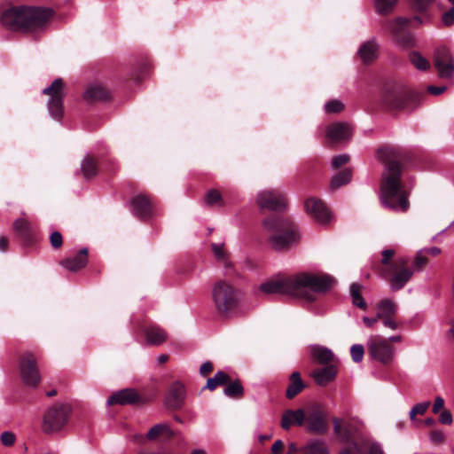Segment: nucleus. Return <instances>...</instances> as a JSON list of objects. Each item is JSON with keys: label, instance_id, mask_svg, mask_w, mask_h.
Listing matches in <instances>:
<instances>
[{"label": "nucleus", "instance_id": "49", "mask_svg": "<svg viewBox=\"0 0 454 454\" xmlns=\"http://www.w3.org/2000/svg\"><path fill=\"white\" fill-rule=\"evenodd\" d=\"M50 243L53 249H59L63 245V237L59 231H53L50 235Z\"/></svg>", "mask_w": 454, "mask_h": 454}, {"label": "nucleus", "instance_id": "22", "mask_svg": "<svg viewBox=\"0 0 454 454\" xmlns=\"http://www.w3.org/2000/svg\"><path fill=\"white\" fill-rule=\"evenodd\" d=\"M380 101L389 109H403L404 107L401 94L393 88H385L382 90Z\"/></svg>", "mask_w": 454, "mask_h": 454}, {"label": "nucleus", "instance_id": "51", "mask_svg": "<svg viewBox=\"0 0 454 454\" xmlns=\"http://www.w3.org/2000/svg\"><path fill=\"white\" fill-rule=\"evenodd\" d=\"M379 322H381L382 325L386 328H389L391 330L397 329V323L395 317H379Z\"/></svg>", "mask_w": 454, "mask_h": 454}, {"label": "nucleus", "instance_id": "1", "mask_svg": "<svg viewBox=\"0 0 454 454\" xmlns=\"http://www.w3.org/2000/svg\"><path fill=\"white\" fill-rule=\"evenodd\" d=\"M379 157L385 161L380 185L382 206L395 212L404 213L409 209L408 193L401 184L402 166L396 160L398 152L391 147L378 150Z\"/></svg>", "mask_w": 454, "mask_h": 454}, {"label": "nucleus", "instance_id": "56", "mask_svg": "<svg viewBox=\"0 0 454 454\" xmlns=\"http://www.w3.org/2000/svg\"><path fill=\"white\" fill-rule=\"evenodd\" d=\"M452 415L448 410H443L439 415V422L443 425H450L452 423Z\"/></svg>", "mask_w": 454, "mask_h": 454}, {"label": "nucleus", "instance_id": "34", "mask_svg": "<svg viewBox=\"0 0 454 454\" xmlns=\"http://www.w3.org/2000/svg\"><path fill=\"white\" fill-rule=\"evenodd\" d=\"M376 309H377L378 317H385V316L386 317H395L396 310H397V306L392 300L385 299V300L380 301L376 305Z\"/></svg>", "mask_w": 454, "mask_h": 454}, {"label": "nucleus", "instance_id": "39", "mask_svg": "<svg viewBox=\"0 0 454 454\" xmlns=\"http://www.w3.org/2000/svg\"><path fill=\"white\" fill-rule=\"evenodd\" d=\"M398 0H374L375 11L379 14L386 15L390 13Z\"/></svg>", "mask_w": 454, "mask_h": 454}, {"label": "nucleus", "instance_id": "21", "mask_svg": "<svg viewBox=\"0 0 454 454\" xmlns=\"http://www.w3.org/2000/svg\"><path fill=\"white\" fill-rule=\"evenodd\" d=\"M82 98L87 103L91 104L108 99L110 92L101 84L91 83L87 86Z\"/></svg>", "mask_w": 454, "mask_h": 454}, {"label": "nucleus", "instance_id": "6", "mask_svg": "<svg viewBox=\"0 0 454 454\" xmlns=\"http://www.w3.org/2000/svg\"><path fill=\"white\" fill-rule=\"evenodd\" d=\"M72 412L68 404H55L49 408L43 419L42 429L45 434H53L61 431L67 425Z\"/></svg>", "mask_w": 454, "mask_h": 454}, {"label": "nucleus", "instance_id": "61", "mask_svg": "<svg viewBox=\"0 0 454 454\" xmlns=\"http://www.w3.org/2000/svg\"><path fill=\"white\" fill-rule=\"evenodd\" d=\"M213 370V364L209 361L204 362L200 368V372L201 375L205 376Z\"/></svg>", "mask_w": 454, "mask_h": 454}, {"label": "nucleus", "instance_id": "23", "mask_svg": "<svg viewBox=\"0 0 454 454\" xmlns=\"http://www.w3.org/2000/svg\"><path fill=\"white\" fill-rule=\"evenodd\" d=\"M378 43L375 38L364 42L358 50V55L364 63H371L378 57Z\"/></svg>", "mask_w": 454, "mask_h": 454}, {"label": "nucleus", "instance_id": "3", "mask_svg": "<svg viewBox=\"0 0 454 454\" xmlns=\"http://www.w3.org/2000/svg\"><path fill=\"white\" fill-rule=\"evenodd\" d=\"M294 276V296L302 297L308 301H315L317 294H322L330 290L334 279L324 273L302 271Z\"/></svg>", "mask_w": 454, "mask_h": 454}, {"label": "nucleus", "instance_id": "12", "mask_svg": "<svg viewBox=\"0 0 454 454\" xmlns=\"http://www.w3.org/2000/svg\"><path fill=\"white\" fill-rule=\"evenodd\" d=\"M256 205L263 210L278 211L285 207V198L277 189H265L257 193Z\"/></svg>", "mask_w": 454, "mask_h": 454}, {"label": "nucleus", "instance_id": "46", "mask_svg": "<svg viewBox=\"0 0 454 454\" xmlns=\"http://www.w3.org/2000/svg\"><path fill=\"white\" fill-rule=\"evenodd\" d=\"M350 353L354 362H361L364 353V346L361 344L353 345L350 348Z\"/></svg>", "mask_w": 454, "mask_h": 454}, {"label": "nucleus", "instance_id": "57", "mask_svg": "<svg viewBox=\"0 0 454 454\" xmlns=\"http://www.w3.org/2000/svg\"><path fill=\"white\" fill-rule=\"evenodd\" d=\"M363 322L366 325V327L371 329H377V324L379 322L378 313L375 317H364Z\"/></svg>", "mask_w": 454, "mask_h": 454}, {"label": "nucleus", "instance_id": "53", "mask_svg": "<svg viewBox=\"0 0 454 454\" xmlns=\"http://www.w3.org/2000/svg\"><path fill=\"white\" fill-rule=\"evenodd\" d=\"M429 439L433 443L441 444L444 442L445 435L442 430H434L430 433Z\"/></svg>", "mask_w": 454, "mask_h": 454}, {"label": "nucleus", "instance_id": "54", "mask_svg": "<svg viewBox=\"0 0 454 454\" xmlns=\"http://www.w3.org/2000/svg\"><path fill=\"white\" fill-rule=\"evenodd\" d=\"M413 7L419 12H423L433 3L434 0H411Z\"/></svg>", "mask_w": 454, "mask_h": 454}, {"label": "nucleus", "instance_id": "2", "mask_svg": "<svg viewBox=\"0 0 454 454\" xmlns=\"http://www.w3.org/2000/svg\"><path fill=\"white\" fill-rule=\"evenodd\" d=\"M52 14L48 8L12 5L3 12L1 20L10 30L31 33L43 28Z\"/></svg>", "mask_w": 454, "mask_h": 454}, {"label": "nucleus", "instance_id": "15", "mask_svg": "<svg viewBox=\"0 0 454 454\" xmlns=\"http://www.w3.org/2000/svg\"><path fill=\"white\" fill-rule=\"evenodd\" d=\"M13 231L17 238L26 247H32L36 242V230L26 219L19 218L13 223Z\"/></svg>", "mask_w": 454, "mask_h": 454}, {"label": "nucleus", "instance_id": "18", "mask_svg": "<svg viewBox=\"0 0 454 454\" xmlns=\"http://www.w3.org/2000/svg\"><path fill=\"white\" fill-rule=\"evenodd\" d=\"M89 261V250L80 249L74 255L63 259L60 265L72 272H77L85 268Z\"/></svg>", "mask_w": 454, "mask_h": 454}, {"label": "nucleus", "instance_id": "7", "mask_svg": "<svg viewBox=\"0 0 454 454\" xmlns=\"http://www.w3.org/2000/svg\"><path fill=\"white\" fill-rule=\"evenodd\" d=\"M18 366L20 378L24 384L29 387H36L41 382V374L37 364V357L30 351L21 353L18 358Z\"/></svg>", "mask_w": 454, "mask_h": 454}, {"label": "nucleus", "instance_id": "4", "mask_svg": "<svg viewBox=\"0 0 454 454\" xmlns=\"http://www.w3.org/2000/svg\"><path fill=\"white\" fill-rule=\"evenodd\" d=\"M263 227L270 232L269 242L275 250H285L296 244L300 239L296 226L289 220L267 218L263 221Z\"/></svg>", "mask_w": 454, "mask_h": 454}, {"label": "nucleus", "instance_id": "9", "mask_svg": "<svg viewBox=\"0 0 454 454\" xmlns=\"http://www.w3.org/2000/svg\"><path fill=\"white\" fill-rule=\"evenodd\" d=\"M44 95L50 96L48 110L50 114L56 120H59L64 114L63 99L64 82L61 78L55 79L52 83L43 91Z\"/></svg>", "mask_w": 454, "mask_h": 454}, {"label": "nucleus", "instance_id": "60", "mask_svg": "<svg viewBox=\"0 0 454 454\" xmlns=\"http://www.w3.org/2000/svg\"><path fill=\"white\" fill-rule=\"evenodd\" d=\"M367 454H384L381 446L379 443L372 442L368 448Z\"/></svg>", "mask_w": 454, "mask_h": 454}, {"label": "nucleus", "instance_id": "38", "mask_svg": "<svg viewBox=\"0 0 454 454\" xmlns=\"http://www.w3.org/2000/svg\"><path fill=\"white\" fill-rule=\"evenodd\" d=\"M351 179V170L345 169L344 171L334 175L331 180V188L338 189L339 187L348 184Z\"/></svg>", "mask_w": 454, "mask_h": 454}, {"label": "nucleus", "instance_id": "45", "mask_svg": "<svg viewBox=\"0 0 454 454\" xmlns=\"http://www.w3.org/2000/svg\"><path fill=\"white\" fill-rule=\"evenodd\" d=\"M324 107L327 114H338L344 109V105L338 99H332L326 102Z\"/></svg>", "mask_w": 454, "mask_h": 454}, {"label": "nucleus", "instance_id": "36", "mask_svg": "<svg viewBox=\"0 0 454 454\" xmlns=\"http://www.w3.org/2000/svg\"><path fill=\"white\" fill-rule=\"evenodd\" d=\"M361 289H362L361 285H359L357 283H353L350 286V296L352 299V303L355 306H356L362 309H365L367 305H366L364 299L361 295Z\"/></svg>", "mask_w": 454, "mask_h": 454}, {"label": "nucleus", "instance_id": "27", "mask_svg": "<svg viewBox=\"0 0 454 454\" xmlns=\"http://www.w3.org/2000/svg\"><path fill=\"white\" fill-rule=\"evenodd\" d=\"M333 430L342 442L348 441L355 432V428L351 427L349 423L342 419H333Z\"/></svg>", "mask_w": 454, "mask_h": 454}, {"label": "nucleus", "instance_id": "13", "mask_svg": "<svg viewBox=\"0 0 454 454\" xmlns=\"http://www.w3.org/2000/svg\"><path fill=\"white\" fill-rule=\"evenodd\" d=\"M306 213L319 224H326L333 219V215L326 205L315 197L307 199L304 202Z\"/></svg>", "mask_w": 454, "mask_h": 454}, {"label": "nucleus", "instance_id": "42", "mask_svg": "<svg viewBox=\"0 0 454 454\" xmlns=\"http://www.w3.org/2000/svg\"><path fill=\"white\" fill-rule=\"evenodd\" d=\"M204 202L207 206H223V200L221 193L216 190H209L204 198Z\"/></svg>", "mask_w": 454, "mask_h": 454}, {"label": "nucleus", "instance_id": "62", "mask_svg": "<svg viewBox=\"0 0 454 454\" xmlns=\"http://www.w3.org/2000/svg\"><path fill=\"white\" fill-rule=\"evenodd\" d=\"M361 450L358 444L354 443L350 448L342 450L340 454H360Z\"/></svg>", "mask_w": 454, "mask_h": 454}, {"label": "nucleus", "instance_id": "24", "mask_svg": "<svg viewBox=\"0 0 454 454\" xmlns=\"http://www.w3.org/2000/svg\"><path fill=\"white\" fill-rule=\"evenodd\" d=\"M301 454H330L328 445L324 440L310 439L300 448Z\"/></svg>", "mask_w": 454, "mask_h": 454}, {"label": "nucleus", "instance_id": "40", "mask_svg": "<svg viewBox=\"0 0 454 454\" xmlns=\"http://www.w3.org/2000/svg\"><path fill=\"white\" fill-rule=\"evenodd\" d=\"M228 381L229 376L224 372L219 371L213 378L207 379L206 387L212 391L218 386L223 385Z\"/></svg>", "mask_w": 454, "mask_h": 454}, {"label": "nucleus", "instance_id": "25", "mask_svg": "<svg viewBox=\"0 0 454 454\" xmlns=\"http://www.w3.org/2000/svg\"><path fill=\"white\" fill-rule=\"evenodd\" d=\"M145 336L146 343L154 346L162 344L168 337L166 332L157 325H151L145 328Z\"/></svg>", "mask_w": 454, "mask_h": 454}, {"label": "nucleus", "instance_id": "30", "mask_svg": "<svg viewBox=\"0 0 454 454\" xmlns=\"http://www.w3.org/2000/svg\"><path fill=\"white\" fill-rule=\"evenodd\" d=\"M410 20L399 17L386 23V28L391 33L392 37L400 35L406 31Z\"/></svg>", "mask_w": 454, "mask_h": 454}, {"label": "nucleus", "instance_id": "10", "mask_svg": "<svg viewBox=\"0 0 454 454\" xmlns=\"http://www.w3.org/2000/svg\"><path fill=\"white\" fill-rule=\"evenodd\" d=\"M259 290L265 294H287L294 296V276L275 278L262 283Z\"/></svg>", "mask_w": 454, "mask_h": 454}, {"label": "nucleus", "instance_id": "17", "mask_svg": "<svg viewBox=\"0 0 454 454\" xmlns=\"http://www.w3.org/2000/svg\"><path fill=\"white\" fill-rule=\"evenodd\" d=\"M353 133V129L347 122H334L327 126L325 134L327 138L333 143L348 141Z\"/></svg>", "mask_w": 454, "mask_h": 454}, {"label": "nucleus", "instance_id": "28", "mask_svg": "<svg viewBox=\"0 0 454 454\" xmlns=\"http://www.w3.org/2000/svg\"><path fill=\"white\" fill-rule=\"evenodd\" d=\"M174 433L168 424L160 423L153 426L147 433L146 438L150 441H154L159 438L169 439L173 436Z\"/></svg>", "mask_w": 454, "mask_h": 454}, {"label": "nucleus", "instance_id": "44", "mask_svg": "<svg viewBox=\"0 0 454 454\" xmlns=\"http://www.w3.org/2000/svg\"><path fill=\"white\" fill-rule=\"evenodd\" d=\"M211 249L217 262L229 257V253L224 249V243H212Z\"/></svg>", "mask_w": 454, "mask_h": 454}, {"label": "nucleus", "instance_id": "50", "mask_svg": "<svg viewBox=\"0 0 454 454\" xmlns=\"http://www.w3.org/2000/svg\"><path fill=\"white\" fill-rule=\"evenodd\" d=\"M0 440L3 445L11 447L14 444L16 436L13 433L6 431L2 433Z\"/></svg>", "mask_w": 454, "mask_h": 454}, {"label": "nucleus", "instance_id": "8", "mask_svg": "<svg viewBox=\"0 0 454 454\" xmlns=\"http://www.w3.org/2000/svg\"><path fill=\"white\" fill-rule=\"evenodd\" d=\"M366 346L372 359L384 364L394 361L395 348L387 339L379 335H372L368 338Z\"/></svg>", "mask_w": 454, "mask_h": 454}, {"label": "nucleus", "instance_id": "63", "mask_svg": "<svg viewBox=\"0 0 454 454\" xmlns=\"http://www.w3.org/2000/svg\"><path fill=\"white\" fill-rule=\"evenodd\" d=\"M430 405V403L429 402H425V403H419L416 405H414V409L418 411L419 414H424L427 410L428 409Z\"/></svg>", "mask_w": 454, "mask_h": 454}, {"label": "nucleus", "instance_id": "19", "mask_svg": "<svg viewBox=\"0 0 454 454\" xmlns=\"http://www.w3.org/2000/svg\"><path fill=\"white\" fill-rule=\"evenodd\" d=\"M306 422V412L303 409L286 410L281 418V427L289 430L292 427H304Z\"/></svg>", "mask_w": 454, "mask_h": 454}, {"label": "nucleus", "instance_id": "55", "mask_svg": "<svg viewBox=\"0 0 454 454\" xmlns=\"http://www.w3.org/2000/svg\"><path fill=\"white\" fill-rule=\"evenodd\" d=\"M442 20L445 26H450L454 23V7L443 13Z\"/></svg>", "mask_w": 454, "mask_h": 454}, {"label": "nucleus", "instance_id": "43", "mask_svg": "<svg viewBox=\"0 0 454 454\" xmlns=\"http://www.w3.org/2000/svg\"><path fill=\"white\" fill-rule=\"evenodd\" d=\"M244 388L239 380L230 383L223 390L225 395L238 398L243 395Z\"/></svg>", "mask_w": 454, "mask_h": 454}, {"label": "nucleus", "instance_id": "37", "mask_svg": "<svg viewBox=\"0 0 454 454\" xmlns=\"http://www.w3.org/2000/svg\"><path fill=\"white\" fill-rule=\"evenodd\" d=\"M393 42L400 49H408L415 44L414 37L409 32L393 37Z\"/></svg>", "mask_w": 454, "mask_h": 454}, {"label": "nucleus", "instance_id": "59", "mask_svg": "<svg viewBox=\"0 0 454 454\" xmlns=\"http://www.w3.org/2000/svg\"><path fill=\"white\" fill-rule=\"evenodd\" d=\"M444 406V400L442 396H436L433 404L432 411L438 413Z\"/></svg>", "mask_w": 454, "mask_h": 454}, {"label": "nucleus", "instance_id": "31", "mask_svg": "<svg viewBox=\"0 0 454 454\" xmlns=\"http://www.w3.org/2000/svg\"><path fill=\"white\" fill-rule=\"evenodd\" d=\"M411 276L412 271L409 269H402L395 272L390 279L391 288L393 290L403 288Z\"/></svg>", "mask_w": 454, "mask_h": 454}, {"label": "nucleus", "instance_id": "29", "mask_svg": "<svg viewBox=\"0 0 454 454\" xmlns=\"http://www.w3.org/2000/svg\"><path fill=\"white\" fill-rule=\"evenodd\" d=\"M140 401V395L133 388H124L115 392V403L134 404Z\"/></svg>", "mask_w": 454, "mask_h": 454}, {"label": "nucleus", "instance_id": "26", "mask_svg": "<svg viewBox=\"0 0 454 454\" xmlns=\"http://www.w3.org/2000/svg\"><path fill=\"white\" fill-rule=\"evenodd\" d=\"M336 374L337 370L335 366L329 365L318 370H315L312 372V377L314 378L317 384L320 386H325L334 380Z\"/></svg>", "mask_w": 454, "mask_h": 454}, {"label": "nucleus", "instance_id": "41", "mask_svg": "<svg viewBox=\"0 0 454 454\" xmlns=\"http://www.w3.org/2000/svg\"><path fill=\"white\" fill-rule=\"evenodd\" d=\"M410 61L420 71H426L430 67L429 61L418 51H412L410 54Z\"/></svg>", "mask_w": 454, "mask_h": 454}, {"label": "nucleus", "instance_id": "5", "mask_svg": "<svg viewBox=\"0 0 454 454\" xmlns=\"http://www.w3.org/2000/svg\"><path fill=\"white\" fill-rule=\"evenodd\" d=\"M211 298L215 309L223 315L236 309L240 299L239 290L224 279H219L213 284Z\"/></svg>", "mask_w": 454, "mask_h": 454}, {"label": "nucleus", "instance_id": "58", "mask_svg": "<svg viewBox=\"0 0 454 454\" xmlns=\"http://www.w3.org/2000/svg\"><path fill=\"white\" fill-rule=\"evenodd\" d=\"M285 444L283 441L277 440L271 447V454H285L284 452Z\"/></svg>", "mask_w": 454, "mask_h": 454}, {"label": "nucleus", "instance_id": "48", "mask_svg": "<svg viewBox=\"0 0 454 454\" xmlns=\"http://www.w3.org/2000/svg\"><path fill=\"white\" fill-rule=\"evenodd\" d=\"M223 267L224 274L226 276H234L236 275V269L230 260V256L218 262Z\"/></svg>", "mask_w": 454, "mask_h": 454}, {"label": "nucleus", "instance_id": "64", "mask_svg": "<svg viewBox=\"0 0 454 454\" xmlns=\"http://www.w3.org/2000/svg\"><path fill=\"white\" fill-rule=\"evenodd\" d=\"M394 250L392 249H386L382 252V263L383 264H387L388 263L389 260L393 257L394 255Z\"/></svg>", "mask_w": 454, "mask_h": 454}, {"label": "nucleus", "instance_id": "32", "mask_svg": "<svg viewBox=\"0 0 454 454\" xmlns=\"http://www.w3.org/2000/svg\"><path fill=\"white\" fill-rule=\"evenodd\" d=\"M304 387L305 386L301 379L300 373L297 372H293L290 376V384L286 389V397L289 399L294 398L304 388Z\"/></svg>", "mask_w": 454, "mask_h": 454}, {"label": "nucleus", "instance_id": "52", "mask_svg": "<svg viewBox=\"0 0 454 454\" xmlns=\"http://www.w3.org/2000/svg\"><path fill=\"white\" fill-rule=\"evenodd\" d=\"M349 160V155L348 154H340L337 156H334L332 160V166L333 168H337L344 164H346Z\"/></svg>", "mask_w": 454, "mask_h": 454}, {"label": "nucleus", "instance_id": "14", "mask_svg": "<svg viewBox=\"0 0 454 454\" xmlns=\"http://www.w3.org/2000/svg\"><path fill=\"white\" fill-rule=\"evenodd\" d=\"M304 427L307 431L313 434H324L326 431L325 415L319 406H313L306 412Z\"/></svg>", "mask_w": 454, "mask_h": 454}, {"label": "nucleus", "instance_id": "33", "mask_svg": "<svg viewBox=\"0 0 454 454\" xmlns=\"http://www.w3.org/2000/svg\"><path fill=\"white\" fill-rule=\"evenodd\" d=\"M312 356L320 364H326L333 360V353L328 348L314 345L310 348Z\"/></svg>", "mask_w": 454, "mask_h": 454}, {"label": "nucleus", "instance_id": "35", "mask_svg": "<svg viewBox=\"0 0 454 454\" xmlns=\"http://www.w3.org/2000/svg\"><path fill=\"white\" fill-rule=\"evenodd\" d=\"M82 172L87 179L92 178L98 174V163L93 156L85 157L82 163Z\"/></svg>", "mask_w": 454, "mask_h": 454}, {"label": "nucleus", "instance_id": "16", "mask_svg": "<svg viewBox=\"0 0 454 454\" xmlns=\"http://www.w3.org/2000/svg\"><path fill=\"white\" fill-rule=\"evenodd\" d=\"M129 208L132 215L141 220H146L154 214L151 200L144 194L135 196L129 202Z\"/></svg>", "mask_w": 454, "mask_h": 454}, {"label": "nucleus", "instance_id": "20", "mask_svg": "<svg viewBox=\"0 0 454 454\" xmlns=\"http://www.w3.org/2000/svg\"><path fill=\"white\" fill-rule=\"evenodd\" d=\"M184 386L179 381L174 382L166 396V404L172 409H179L184 400Z\"/></svg>", "mask_w": 454, "mask_h": 454}, {"label": "nucleus", "instance_id": "47", "mask_svg": "<svg viewBox=\"0 0 454 454\" xmlns=\"http://www.w3.org/2000/svg\"><path fill=\"white\" fill-rule=\"evenodd\" d=\"M427 254H426V250H422V249L419 250L417 253L416 257H415V261H414V264H413L414 270H421L423 266L427 263Z\"/></svg>", "mask_w": 454, "mask_h": 454}, {"label": "nucleus", "instance_id": "11", "mask_svg": "<svg viewBox=\"0 0 454 454\" xmlns=\"http://www.w3.org/2000/svg\"><path fill=\"white\" fill-rule=\"evenodd\" d=\"M434 65L441 78L450 79L454 74V59L445 46L435 49L434 53Z\"/></svg>", "mask_w": 454, "mask_h": 454}]
</instances>
